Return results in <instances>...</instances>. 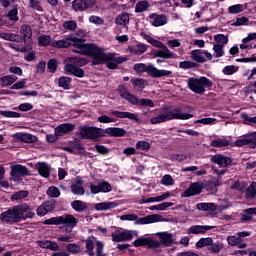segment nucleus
Instances as JSON below:
<instances>
[{
    "label": "nucleus",
    "mask_w": 256,
    "mask_h": 256,
    "mask_svg": "<svg viewBox=\"0 0 256 256\" xmlns=\"http://www.w3.org/2000/svg\"><path fill=\"white\" fill-rule=\"evenodd\" d=\"M223 44H214L213 45V51L214 54L213 56L216 57L217 59H219V57H223V55H225V50H223Z\"/></svg>",
    "instance_id": "obj_46"
},
{
    "label": "nucleus",
    "mask_w": 256,
    "mask_h": 256,
    "mask_svg": "<svg viewBox=\"0 0 256 256\" xmlns=\"http://www.w3.org/2000/svg\"><path fill=\"white\" fill-rule=\"evenodd\" d=\"M13 137L15 140L20 141L21 143H37V141H39L37 136L27 133L24 134L21 132H17Z\"/></svg>",
    "instance_id": "obj_20"
},
{
    "label": "nucleus",
    "mask_w": 256,
    "mask_h": 256,
    "mask_svg": "<svg viewBox=\"0 0 256 256\" xmlns=\"http://www.w3.org/2000/svg\"><path fill=\"white\" fill-rule=\"evenodd\" d=\"M243 11V6L241 4H235L228 8V13L231 15H237V13H241Z\"/></svg>",
    "instance_id": "obj_63"
},
{
    "label": "nucleus",
    "mask_w": 256,
    "mask_h": 256,
    "mask_svg": "<svg viewBox=\"0 0 256 256\" xmlns=\"http://www.w3.org/2000/svg\"><path fill=\"white\" fill-rule=\"evenodd\" d=\"M134 247H148V249H159L161 247V242L153 240L151 237H141L137 238L133 242Z\"/></svg>",
    "instance_id": "obj_7"
},
{
    "label": "nucleus",
    "mask_w": 256,
    "mask_h": 256,
    "mask_svg": "<svg viewBox=\"0 0 256 256\" xmlns=\"http://www.w3.org/2000/svg\"><path fill=\"white\" fill-rule=\"evenodd\" d=\"M150 77H153V79H161V77H173V71L163 69L159 70L152 66V73Z\"/></svg>",
    "instance_id": "obj_25"
},
{
    "label": "nucleus",
    "mask_w": 256,
    "mask_h": 256,
    "mask_svg": "<svg viewBox=\"0 0 256 256\" xmlns=\"http://www.w3.org/2000/svg\"><path fill=\"white\" fill-rule=\"evenodd\" d=\"M239 71V67L235 65H228L225 66L222 70L224 75H233Z\"/></svg>",
    "instance_id": "obj_54"
},
{
    "label": "nucleus",
    "mask_w": 256,
    "mask_h": 256,
    "mask_svg": "<svg viewBox=\"0 0 256 256\" xmlns=\"http://www.w3.org/2000/svg\"><path fill=\"white\" fill-rule=\"evenodd\" d=\"M0 115L2 117H7L10 119H19V117H21V113L18 112H14V111H0Z\"/></svg>",
    "instance_id": "obj_53"
},
{
    "label": "nucleus",
    "mask_w": 256,
    "mask_h": 256,
    "mask_svg": "<svg viewBox=\"0 0 256 256\" xmlns=\"http://www.w3.org/2000/svg\"><path fill=\"white\" fill-rule=\"evenodd\" d=\"M153 56L160 59H175L177 54L171 52V50L164 45V47L160 48L159 50H155Z\"/></svg>",
    "instance_id": "obj_19"
},
{
    "label": "nucleus",
    "mask_w": 256,
    "mask_h": 256,
    "mask_svg": "<svg viewBox=\"0 0 256 256\" xmlns=\"http://www.w3.org/2000/svg\"><path fill=\"white\" fill-rule=\"evenodd\" d=\"M73 79L69 76H62L58 79V87L65 89V91H69L71 89V82Z\"/></svg>",
    "instance_id": "obj_32"
},
{
    "label": "nucleus",
    "mask_w": 256,
    "mask_h": 256,
    "mask_svg": "<svg viewBox=\"0 0 256 256\" xmlns=\"http://www.w3.org/2000/svg\"><path fill=\"white\" fill-rule=\"evenodd\" d=\"M211 147H229V140L221 138L212 140Z\"/></svg>",
    "instance_id": "obj_48"
},
{
    "label": "nucleus",
    "mask_w": 256,
    "mask_h": 256,
    "mask_svg": "<svg viewBox=\"0 0 256 256\" xmlns=\"http://www.w3.org/2000/svg\"><path fill=\"white\" fill-rule=\"evenodd\" d=\"M37 169L39 175L44 177V179H49V177H51V165H49L47 162H39Z\"/></svg>",
    "instance_id": "obj_24"
},
{
    "label": "nucleus",
    "mask_w": 256,
    "mask_h": 256,
    "mask_svg": "<svg viewBox=\"0 0 256 256\" xmlns=\"http://www.w3.org/2000/svg\"><path fill=\"white\" fill-rule=\"evenodd\" d=\"M29 8L43 13V6H41V2L39 0H29Z\"/></svg>",
    "instance_id": "obj_52"
},
{
    "label": "nucleus",
    "mask_w": 256,
    "mask_h": 256,
    "mask_svg": "<svg viewBox=\"0 0 256 256\" xmlns=\"http://www.w3.org/2000/svg\"><path fill=\"white\" fill-rule=\"evenodd\" d=\"M47 195H49V197L57 198L61 195V191L56 186H51L47 190Z\"/></svg>",
    "instance_id": "obj_61"
},
{
    "label": "nucleus",
    "mask_w": 256,
    "mask_h": 256,
    "mask_svg": "<svg viewBox=\"0 0 256 256\" xmlns=\"http://www.w3.org/2000/svg\"><path fill=\"white\" fill-rule=\"evenodd\" d=\"M19 8H17V6H14L13 9H11L8 14H7V18L9 19V21H14V23H17V21H19Z\"/></svg>",
    "instance_id": "obj_43"
},
{
    "label": "nucleus",
    "mask_w": 256,
    "mask_h": 256,
    "mask_svg": "<svg viewBox=\"0 0 256 256\" xmlns=\"http://www.w3.org/2000/svg\"><path fill=\"white\" fill-rule=\"evenodd\" d=\"M105 244L101 241H96V256H107V253L103 252Z\"/></svg>",
    "instance_id": "obj_59"
},
{
    "label": "nucleus",
    "mask_w": 256,
    "mask_h": 256,
    "mask_svg": "<svg viewBox=\"0 0 256 256\" xmlns=\"http://www.w3.org/2000/svg\"><path fill=\"white\" fill-rule=\"evenodd\" d=\"M57 59L52 58L47 62V69L50 73H56L57 72Z\"/></svg>",
    "instance_id": "obj_60"
},
{
    "label": "nucleus",
    "mask_w": 256,
    "mask_h": 256,
    "mask_svg": "<svg viewBox=\"0 0 256 256\" xmlns=\"http://www.w3.org/2000/svg\"><path fill=\"white\" fill-rule=\"evenodd\" d=\"M66 249L69 253H73V255L81 253V246H79V244L76 243L67 244Z\"/></svg>",
    "instance_id": "obj_51"
},
{
    "label": "nucleus",
    "mask_w": 256,
    "mask_h": 256,
    "mask_svg": "<svg viewBox=\"0 0 256 256\" xmlns=\"http://www.w3.org/2000/svg\"><path fill=\"white\" fill-rule=\"evenodd\" d=\"M131 83L134 88L138 87V89H145V86L147 85V81L142 78H132Z\"/></svg>",
    "instance_id": "obj_47"
},
{
    "label": "nucleus",
    "mask_w": 256,
    "mask_h": 256,
    "mask_svg": "<svg viewBox=\"0 0 256 256\" xmlns=\"http://www.w3.org/2000/svg\"><path fill=\"white\" fill-rule=\"evenodd\" d=\"M116 25H121L122 27H127V24L129 23V13H121L118 15L115 19Z\"/></svg>",
    "instance_id": "obj_35"
},
{
    "label": "nucleus",
    "mask_w": 256,
    "mask_h": 256,
    "mask_svg": "<svg viewBox=\"0 0 256 256\" xmlns=\"http://www.w3.org/2000/svg\"><path fill=\"white\" fill-rule=\"evenodd\" d=\"M55 41L56 40L52 42L51 35H41L38 38V45L39 47H49V45H51V47L55 48V46H53V43H55Z\"/></svg>",
    "instance_id": "obj_31"
},
{
    "label": "nucleus",
    "mask_w": 256,
    "mask_h": 256,
    "mask_svg": "<svg viewBox=\"0 0 256 256\" xmlns=\"http://www.w3.org/2000/svg\"><path fill=\"white\" fill-rule=\"evenodd\" d=\"M196 209H198V211H216L217 205L214 203L202 202L197 204Z\"/></svg>",
    "instance_id": "obj_36"
},
{
    "label": "nucleus",
    "mask_w": 256,
    "mask_h": 256,
    "mask_svg": "<svg viewBox=\"0 0 256 256\" xmlns=\"http://www.w3.org/2000/svg\"><path fill=\"white\" fill-rule=\"evenodd\" d=\"M210 161L211 163L219 165L220 167H230V165H233V159L223 154H216L211 156Z\"/></svg>",
    "instance_id": "obj_11"
},
{
    "label": "nucleus",
    "mask_w": 256,
    "mask_h": 256,
    "mask_svg": "<svg viewBox=\"0 0 256 256\" xmlns=\"http://www.w3.org/2000/svg\"><path fill=\"white\" fill-rule=\"evenodd\" d=\"M210 245H213V238L211 237L201 238L198 242H196V247L198 249H203V247H209Z\"/></svg>",
    "instance_id": "obj_42"
},
{
    "label": "nucleus",
    "mask_w": 256,
    "mask_h": 256,
    "mask_svg": "<svg viewBox=\"0 0 256 256\" xmlns=\"http://www.w3.org/2000/svg\"><path fill=\"white\" fill-rule=\"evenodd\" d=\"M75 47L79 50H73L74 53H80L81 55H86L87 57H92V65H103L105 63L107 69H117L119 65L128 61L127 56H119L116 53H105L103 48L97 46L96 44H86L85 39L73 37L72 35L65 37L62 40H57L52 43V47L58 49H67L69 47Z\"/></svg>",
    "instance_id": "obj_1"
},
{
    "label": "nucleus",
    "mask_w": 256,
    "mask_h": 256,
    "mask_svg": "<svg viewBox=\"0 0 256 256\" xmlns=\"http://www.w3.org/2000/svg\"><path fill=\"white\" fill-rule=\"evenodd\" d=\"M245 145H253L251 134L235 141L236 147H245Z\"/></svg>",
    "instance_id": "obj_39"
},
{
    "label": "nucleus",
    "mask_w": 256,
    "mask_h": 256,
    "mask_svg": "<svg viewBox=\"0 0 256 256\" xmlns=\"http://www.w3.org/2000/svg\"><path fill=\"white\" fill-rule=\"evenodd\" d=\"M117 91H118L120 97H122V99L128 98L129 95L131 94L129 92V89H127V86H125V85H119Z\"/></svg>",
    "instance_id": "obj_55"
},
{
    "label": "nucleus",
    "mask_w": 256,
    "mask_h": 256,
    "mask_svg": "<svg viewBox=\"0 0 256 256\" xmlns=\"http://www.w3.org/2000/svg\"><path fill=\"white\" fill-rule=\"evenodd\" d=\"M98 184L100 187V193H111V191H113L111 184L105 180L100 181Z\"/></svg>",
    "instance_id": "obj_45"
},
{
    "label": "nucleus",
    "mask_w": 256,
    "mask_h": 256,
    "mask_svg": "<svg viewBox=\"0 0 256 256\" xmlns=\"http://www.w3.org/2000/svg\"><path fill=\"white\" fill-rule=\"evenodd\" d=\"M127 130L119 127H108L104 129V137H125Z\"/></svg>",
    "instance_id": "obj_15"
},
{
    "label": "nucleus",
    "mask_w": 256,
    "mask_h": 256,
    "mask_svg": "<svg viewBox=\"0 0 256 256\" xmlns=\"http://www.w3.org/2000/svg\"><path fill=\"white\" fill-rule=\"evenodd\" d=\"M180 69H195V67H199L197 62L193 61H182L179 63Z\"/></svg>",
    "instance_id": "obj_49"
},
{
    "label": "nucleus",
    "mask_w": 256,
    "mask_h": 256,
    "mask_svg": "<svg viewBox=\"0 0 256 256\" xmlns=\"http://www.w3.org/2000/svg\"><path fill=\"white\" fill-rule=\"evenodd\" d=\"M149 19H153L151 22L153 27H163V25H167V16L165 14L152 13L149 15Z\"/></svg>",
    "instance_id": "obj_21"
},
{
    "label": "nucleus",
    "mask_w": 256,
    "mask_h": 256,
    "mask_svg": "<svg viewBox=\"0 0 256 256\" xmlns=\"http://www.w3.org/2000/svg\"><path fill=\"white\" fill-rule=\"evenodd\" d=\"M214 41H216V43H221L223 47H225V45L229 43V38L225 36V34H217L214 36Z\"/></svg>",
    "instance_id": "obj_56"
},
{
    "label": "nucleus",
    "mask_w": 256,
    "mask_h": 256,
    "mask_svg": "<svg viewBox=\"0 0 256 256\" xmlns=\"http://www.w3.org/2000/svg\"><path fill=\"white\" fill-rule=\"evenodd\" d=\"M21 39L23 43H27V41H31V37H33V30L31 29V25L24 24L20 29Z\"/></svg>",
    "instance_id": "obj_23"
},
{
    "label": "nucleus",
    "mask_w": 256,
    "mask_h": 256,
    "mask_svg": "<svg viewBox=\"0 0 256 256\" xmlns=\"http://www.w3.org/2000/svg\"><path fill=\"white\" fill-rule=\"evenodd\" d=\"M211 229H215V226L193 225L188 229L187 234L205 235V233H207V231H211Z\"/></svg>",
    "instance_id": "obj_18"
},
{
    "label": "nucleus",
    "mask_w": 256,
    "mask_h": 256,
    "mask_svg": "<svg viewBox=\"0 0 256 256\" xmlns=\"http://www.w3.org/2000/svg\"><path fill=\"white\" fill-rule=\"evenodd\" d=\"M95 3H97V0H73L72 9L76 12L87 11V9L95 7Z\"/></svg>",
    "instance_id": "obj_9"
},
{
    "label": "nucleus",
    "mask_w": 256,
    "mask_h": 256,
    "mask_svg": "<svg viewBox=\"0 0 256 256\" xmlns=\"http://www.w3.org/2000/svg\"><path fill=\"white\" fill-rule=\"evenodd\" d=\"M118 205L117 202H100L95 204L94 209L96 211H109V209H115Z\"/></svg>",
    "instance_id": "obj_30"
},
{
    "label": "nucleus",
    "mask_w": 256,
    "mask_h": 256,
    "mask_svg": "<svg viewBox=\"0 0 256 256\" xmlns=\"http://www.w3.org/2000/svg\"><path fill=\"white\" fill-rule=\"evenodd\" d=\"M89 61L81 57H67L65 59L64 73L69 71L70 67H85Z\"/></svg>",
    "instance_id": "obj_10"
},
{
    "label": "nucleus",
    "mask_w": 256,
    "mask_h": 256,
    "mask_svg": "<svg viewBox=\"0 0 256 256\" xmlns=\"http://www.w3.org/2000/svg\"><path fill=\"white\" fill-rule=\"evenodd\" d=\"M175 119L187 121L188 119H193V114L181 113L180 108H175L173 111H168L166 113L152 117L150 119V123L151 125H159V123H167V121H173Z\"/></svg>",
    "instance_id": "obj_3"
},
{
    "label": "nucleus",
    "mask_w": 256,
    "mask_h": 256,
    "mask_svg": "<svg viewBox=\"0 0 256 256\" xmlns=\"http://www.w3.org/2000/svg\"><path fill=\"white\" fill-rule=\"evenodd\" d=\"M85 243H86L85 253H87V255L89 256H95V251H93V249H95V243L93 242V240H91V238H88L85 240Z\"/></svg>",
    "instance_id": "obj_44"
},
{
    "label": "nucleus",
    "mask_w": 256,
    "mask_h": 256,
    "mask_svg": "<svg viewBox=\"0 0 256 256\" xmlns=\"http://www.w3.org/2000/svg\"><path fill=\"white\" fill-rule=\"evenodd\" d=\"M77 223H79V219L73 216V214H64L60 216V225H65L70 230L77 227Z\"/></svg>",
    "instance_id": "obj_14"
},
{
    "label": "nucleus",
    "mask_w": 256,
    "mask_h": 256,
    "mask_svg": "<svg viewBox=\"0 0 256 256\" xmlns=\"http://www.w3.org/2000/svg\"><path fill=\"white\" fill-rule=\"evenodd\" d=\"M162 216L159 214H152V215H148L146 217H142V218H137V220H135V225H149L151 223H159V221H161Z\"/></svg>",
    "instance_id": "obj_17"
},
{
    "label": "nucleus",
    "mask_w": 256,
    "mask_h": 256,
    "mask_svg": "<svg viewBox=\"0 0 256 256\" xmlns=\"http://www.w3.org/2000/svg\"><path fill=\"white\" fill-rule=\"evenodd\" d=\"M160 239V247L164 245V247H171L175 241L173 240V233L169 232H159L157 233Z\"/></svg>",
    "instance_id": "obj_22"
},
{
    "label": "nucleus",
    "mask_w": 256,
    "mask_h": 256,
    "mask_svg": "<svg viewBox=\"0 0 256 256\" xmlns=\"http://www.w3.org/2000/svg\"><path fill=\"white\" fill-rule=\"evenodd\" d=\"M151 7L147 1H138L135 6V13H143Z\"/></svg>",
    "instance_id": "obj_38"
},
{
    "label": "nucleus",
    "mask_w": 256,
    "mask_h": 256,
    "mask_svg": "<svg viewBox=\"0 0 256 256\" xmlns=\"http://www.w3.org/2000/svg\"><path fill=\"white\" fill-rule=\"evenodd\" d=\"M65 75H74V77H78L79 79H83L85 77V70L79 67H71L68 71L64 72Z\"/></svg>",
    "instance_id": "obj_33"
},
{
    "label": "nucleus",
    "mask_w": 256,
    "mask_h": 256,
    "mask_svg": "<svg viewBox=\"0 0 256 256\" xmlns=\"http://www.w3.org/2000/svg\"><path fill=\"white\" fill-rule=\"evenodd\" d=\"M227 243L228 245H231V247H237L239 243H243V239L239 238V236H228L227 237Z\"/></svg>",
    "instance_id": "obj_50"
},
{
    "label": "nucleus",
    "mask_w": 256,
    "mask_h": 256,
    "mask_svg": "<svg viewBox=\"0 0 256 256\" xmlns=\"http://www.w3.org/2000/svg\"><path fill=\"white\" fill-rule=\"evenodd\" d=\"M111 238H112L113 243H123L125 241L133 240V233H131V231H129V230L121 231L118 233L112 232Z\"/></svg>",
    "instance_id": "obj_12"
},
{
    "label": "nucleus",
    "mask_w": 256,
    "mask_h": 256,
    "mask_svg": "<svg viewBox=\"0 0 256 256\" xmlns=\"http://www.w3.org/2000/svg\"><path fill=\"white\" fill-rule=\"evenodd\" d=\"M79 135L81 139H88L90 141H99L101 137H105L103 128L88 125L79 126Z\"/></svg>",
    "instance_id": "obj_5"
},
{
    "label": "nucleus",
    "mask_w": 256,
    "mask_h": 256,
    "mask_svg": "<svg viewBox=\"0 0 256 256\" xmlns=\"http://www.w3.org/2000/svg\"><path fill=\"white\" fill-rule=\"evenodd\" d=\"M0 39H4V41H12L14 43H22L21 35L15 33L1 32Z\"/></svg>",
    "instance_id": "obj_28"
},
{
    "label": "nucleus",
    "mask_w": 256,
    "mask_h": 256,
    "mask_svg": "<svg viewBox=\"0 0 256 256\" xmlns=\"http://www.w3.org/2000/svg\"><path fill=\"white\" fill-rule=\"evenodd\" d=\"M43 225H61V216L46 219L43 221Z\"/></svg>",
    "instance_id": "obj_58"
},
{
    "label": "nucleus",
    "mask_w": 256,
    "mask_h": 256,
    "mask_svg": "<svg viewBox=\"0 0 256 256\" xmlns=\"http://www.w3.org/2000/svg\"><path fill=\"white\" fill-rule=\"evenodd\" d=\"M134 71L136 73L141 74V73H147L149 77H151V73L153 71V65L149 64H143V63H137L134 65Z\"/></svg>",
    "instance_id": "obj_26"
},
{
    "label": "nucleus",
    "mask_w": 256,
    "mask_h": 256,
    "mask_svg": "<svg viewBox=\"0 0 256 256\" xmlns=\"http://www.w3.org/2000/svg\"><path fill=\"white\" fill-rule=\"evenodd\" d=\"M33 217H35L33 208L29 204L24 203L2 212L0 214V221L2 223H8V225H13L15 223H21V221H27V219H33Z\"/></svg>",
    "instance_id": "obj_2"
},
{
    "label": "nucleus",
    "mask_w": 256,
    "mask_h": 256,
    "mask_svg": "<svg viewBox=\"0 0 256 256\" xmlns=\"http://www.w3.org/2000/svg\"><path fill=\"white\" fill-rule=\"evenodd\" d=\"M187 85L188 89L196 93V95H203L205 89H211L213 87V81L205 76H201L200 78L190 77L187 80Z\"/></svg>",
    "instance_id": "obj_4"
},
{
    "label": "nucleus",
    "mask_w": 256,
    "mask_h": 256,
    "mask_svg": "<svg viewBox=\"0 0 256 256\" xmlns=\"http://www.w3.org/2000/svg\"><path fill=\"white\" fill-rule=\"evenodd\" d=\"M221 249H223V244L221 243H213L208 247V251L210 253H219L221 251Z\"/></svg>",
    "instance_id": "obj_64"
},
{
    "label": "nucleus",
    "mask_w": 256,
    "mask_h": 256,
    "mask_svg": "<svg viewBox=\"0 0 256 256\" xmlns=\"http://www.w3.org/2000/svg\"><path fill=\"white\" fill-rule=\"evenodd\" d=\"M147 51V45L145 44H138L136 46V48L132 49V53H134V55H143V53H145Z\"/></svg>",
    "instance_id": "obj_62"
},
{
    "label": "nucleus",
    "mask_w": 256,
    "mask_h": 256,
    "mask_svg": "<svg viewBox=\"0 0 256 256\" xmlns=\"http://www.w3.org/2000/svg\"><path fill=\"white\" fill-rule=\"evenodd\" d=\"M246 199H255L256 197V182L253 181L245 192Z\"/></svg>",
    "instance_id": "obj_37"
},
{
    "label": "nucleus",
    "mask_w": 256,
    "mask_h": 256,
    "mask_svg": "<svg viewBox=\"0 0 256 256\" xmlns=\"http://www.w3.org/2000/svg\"><path fill=\"white\" fill-rule=\"evenodd\" d=\"M26 197H29V191H27V190H20L18 192H15L11 196V201H21V199H26Z\"/></svg>",
    "instance_id": "obj_40"
},
{
    "label": "nucleus",
    "mask_w": 256,
    "mask_h": 256,
    "mask_svg": "<svg viewBox=\"0 0 256 256\" xmlns=\"http://www.w3.org/2000/svg\"><path fill=\"white\" fill-rule=\"evenodd\" d=\"M71 191L73 195H85V188L83 186H79L77 184L71 185Z\"/></svg>",
    "instance_id": "obj_57"
},
{
    "label": "nucleus",
    "mask_w": 256,
    "mask_h": 256,
    "mask_svg": "<svg viewBox=\"0 0 256 256\" xmlns=\"http://www.w3.org/2000/svg\"><path fill=\"white\" fill-rule=\"evenodd\" d=\"M136 149L138 151H144L145 153H147L149 149H151V143L145 140H140L136 142Z\"/></svg>",
    "instance_id": "obj_41"
},
{
    "label": "nucleus",
    "mask_w": 256,
    "mask_h": 256,
    "mask_svg": "<svg viewBox=\"0 0 256 256\" xmlns=\"http://www.w3.org/2000/svg\"><path fill=\"white\" fill-rule=\"evenodd\" d=\"M29 175H31V172H29V168L26 166L21 164L10 166V181H14V183H21L23 177H29Z\"/></svg>",
    "instance_id": "obj_6"
},
{
    "label": "nucleus",
    "mask_w": 256,
    "mask_h": 256,
    "mask_svg": "<svg viewBox=\"0 0 256 256\" xmlns=\"http://www.w3.org/2000/svg\"><path fill=\"white\" fill-rule=\"evenodd\" d=\"M71 207L74 211H76V213H83V211H87L89 209L87 202H83L82 200L72 201Z\"/></svg>",
    "instance_id": "obj_27"
},
{
    "label": "nucleus",
    "mask_w": 256,
    "mask_h": 256,
    "mask_svg": "<svg viewBox=\"0 0 256 256\" xmlns=\"http://www.w3.org/2000/svg\"><path fill=\"white\" fill-rule=\"evenodd\" d=\"M73 131H75V124L72 123L60 124L54 130L58 137H63V135H67Z\"/></svg>",
    "instance_id": "obj_16"
},
{
    "label": "nucleus",
    "mask_w": 256,
    "mask_h": 256,
    "mask_svg": "<svg viewBox=\"0 0 256 256\" xmlns=\"http://www.w3.org/2000/svg\"><path fill=\"white\" fill-rule=\"evenodd\" d=\"M205 189L203 182H194L183 192L182 197H195V195H201Z\"/></svg>",
    "instance_id": "obj_8"
},
{
    "label": "nucleus",
    "mask_w": 256,
    "mask_h": 256,
    "mask_svg": "<svg viewBox=\"0 0 256 256\" xmlns=\"http://www.w3.org/2000/svg\"><path fill=\"white\" fill-rule=\"evenodd\" d=\"M17 79H19V77H17L16 75L2 76L0 77V86L2 88L11 87V85H13V83H15Z\"/></svg>",
    "instance_id": "obj_29"
},
{
    "label": "nucleus",
    "mask_w": 256,
    "mask_h": 256,
    "mask_svg": "<svg viewBox=\"0 0 256 256\" xmlns=\"http://www.w3.org/2000/svg\"><path fill=\"white\" fill-rule=\"evenodd\" d=\"M191 57H192V60L195 61L196 63H205V61H207V59L203 57V50L201 49L192 50Z\"/></svg>",
    "instance_id": "obj_34"
},
{
    "label": "nucleus",
    "mask_w": 256,
    "mask_h": 256,
    "mask_svg": "<svg viewBox=\"0 0 256 256\" xmlns=\"http://www.w3.org/2000/svg\"><path fill=\"white\" fill-rule=\"evenodd\" d=\"M110 115H113V117H116L117 119H130V121L141 123V118H139L135 113L111 110Z\"/></svg>",
    "instance_id": "obj_13"
}]
</instances>
